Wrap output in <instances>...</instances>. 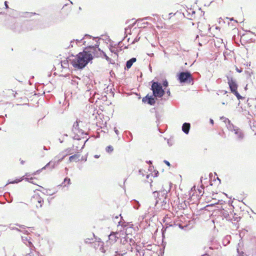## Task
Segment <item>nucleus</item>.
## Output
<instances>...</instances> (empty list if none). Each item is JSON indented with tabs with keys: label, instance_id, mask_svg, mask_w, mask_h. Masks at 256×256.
<instances>
[{
	"label": "nucleus",
	"instance_id": "nucleus-23",
	"mask_svg": "<svg viewBox=\"0 0 256 256\" xmlns=\"http://www.w3.org/2000/svg\"><path fill=\"white\" fill-rule=\"evenodd\" d=\"M64 136H68V135L66 134H60V136H59V140H60V143H62L63 142H64Z\"/></svg>",
	"mask_w": 256,
	"mask_h": 256
},
{
	"label": "nucleus",
	"instance_id": "nucleus-21",
	"mask_svg": "<svg viewBox=\"0 0 256 256\" xmlns=\"http://www.w3.org/2000/svg\"><path fill=\"white\" fill-rule=\"evenodd\" d=\"M136 61V58H132L126 62V66L128 68H131L133 63Z\"/></svg>",
	"mask_w": 256,
	"mask_h": 256
},
{
	"label": "nucleus",
	"instance_id": "nucleus-22",
	"mask_svg": "<svg viewBox=\"0 0 256 256\" xmlns=\"http://www.w3.org/2000/svg\"><path fill=\"white\" fill-rule=\"evenodd\" d=\"M106 151L108 153H110L114 151V148L112 146H108L106 148Z\"/></svg>",
	"mask_w": 256,
	"mask_h": 256
},
{
	"label": "nucleus",
	"instance_id": "nucleus-32",
	"mask_svg": "<svg viewBox=\"0 0 256 256\" xmlns=\"http://www.w3.org/2000/svg\"><path fill=\"white\" fill-rule=\"evenodd\" d=\"M237 71H238V72H242V70H238V69H237Z\"/></svg>",
	"mask_w": 256,
	"mask_h": 256
},
{
	"label": "nucleus",
	"instance_id": "nucleus-29",
	"mask_svg": "<svg viewBox=\"0 0 256 256\" xmlns=\"http://www.w3.org/2000/svg\"><path fill=\"white\" fill-rule=\"evenodd\" d=\"M105 57H106V58L107 60H109V58L106 56V55H105Z\"/></svg>",
	"mask_w": 256,
	"mask_h": 256
},
{
	"label": "nucleus",
	"instance_id": "nucleus-3",
	"mask_svg": "<svg viewBox=\"0 0 256 256\" xmlns=\"http://www.w3.org/2000/svg\"><path fill=\"white\" fill-rule=\"evenodd\" d=\"M44 204V198L38 192L34 191V194L28 201V204L33 208L38 209L41 208Z\"/></svg>",
	"mask_w": 256,
	"mask_h": 256
},
{
	"label": "nucleus",
	"instance_id": "nucleus-12",
	"mask_svg": "<svg viewBox=\"0 0 256 256\" xmlns=\"http://www.w3.org/2000/svg\"><path fill=\"white\" fill-rule=\"evenodd\" d=\"M117 234H118V232H112L108 236V242H109L110 244H112L116 242L118 239Z\"/></svg>",
	"mask_w": 256,
	"mask_h": 256
},
{
	"label": "nucleus",
	"instance_id": "nucleus-2",
	"mask_svg": "<svg viewBox=\"0 0 256 256\" xmlns=\"http://www.w3.org/2000/svg\"><path fill=\"white\" fill-rule=\"evenodd\" d=\"M84 46H86V50L89 53H92L94 56L96 53L100 50L98 42L96 38L90 36H86L82 40Z\"/></svg>",
	"mask_w": 256,
	"mask_h": 256
},
{
	"label": "nucleus",
	"instance_id": "nucleus-36",
	"mask_svg": "<svg viewBox=\"0 0 256 256\" xmlns=\"http://www.w3.org/2000/svg\"><path fill=\"white\" fill-rule=\"evenodd\" d=\"M84 146V145H83V146H82L81 148H83Z\"/></svg>",
	"mask_w": 256,
	"mask_h": 256
},
{
	"label": "nucleus",
	"instance_id": "nucleus-24",
	"mask_svg": "<svg viewBox=\"0 0 256 256\" xmlns=\"http://www.w3.org/2000/svg\"><path fill=\"white\" fill-rule=\"evenodd\" d=\"M64 186L70 184V180L69 178H66L64 180Z\"/></svg>",
	"mask_w": 256,
	"mask_h": 256
},
{
	"label": "nucleus",
	"instance_id": "nucleus-8",
	"mask_svg": "<svg viewBox=\"0 0 256 256\" xmlns=\"http://www.w3.org/2000/svg\"><path fill=\"white\" fill-rule=\"evenodd\" d=\"M131 245L128 242H126L120 246L119 249L118 251L116 252V254H121L122 256H126L128 255V252L131 248Z\"/></svg>",
	"mask_w": 256,
	"mask_h": 256
},
{
	"label": "nucleus",
	"instance_id": "nucleus-19",
	"mask_svg": "<svg viewBox=\"0 0 256 256\" xmlns=\"http://www.w3.org/2000/svg\"><path fill=\"white\" fill-rule=\"evenodd\" d=\"M72 131L74 132V133H76L77 132H80V130H79V122L78 121H76L74 123Z\"/></svg>",
	"mask_w": 256,
	"mask_h": 256
},
{
	"label": "nucleus",
	"instance_id": "nucleus-4",
	"mask_svg": "<svg viewBox=\"0 0 256 256\" xmlns=\"http://www.w3.org/2000/svg\"><path fill=\"white\" fill-rule=\"evenodd\" d=\"M226 77L231 92L234 94L238 100L242 99V97L238 91V84L236 80L230 76H226Z\"/></svg>",
	"mask_w": 256,
	"mask_h": 256
},
{
	"label": "nucleus",
	"instance_id": "nucleus-35",
	"mask_svg": "<svg viewBox=\"0 0 256 256\" xmlns=\"http://www.w3.org/2000/svg\"><path fill=\"white\" fill-rule=\"evenodd\" d=\"M29 243H30V244H32V242H29Z\"/></svg>",
	"mask_w": 256,
	"mask_h": 256
},
{
	"label": "nucleus",
	"instance_id": "nucleus-16",
	"mask_svg": "<svg viewBox=\"0 0 256 256\" xmlns=\"http://www.w3.org/2000/svg\"><path fill=\"white\" fill-rule=\"evenodd\" d=\"M190 202H192L194 203L198 200L196 199V194L194 190L192 189V190L190 193Z\"/></svg>",
	"mask_w": 256,
	"mask_h": 256
},
{
	"label": "nucleus",
	"instance_id": "nucleus-18",
	"mask_svg": "<svg viewBox=\"0 0 256 256\" xmlns=\"http://www.w3.org/2000/svg\"><path fill=\"white\" fill-rule=\"evenodd\" d=\"M196 192V200H199L200 198L204 194V192L202 190L197 189L196 190L195 188L194 190Z\"/></svg>",
	"mask_w": 256,
	"mask_h": 256
},
{
	"label": "nucleus",
	"instance_id": "nucleus-28",
	"mask_svg": "<svg viewBox=\"0 0 256 256\" xmlns=\"http://www.w3.org/2000/svg\"><path fill=\"white\" fill-rule=\"evenodd\" d=\"M206 200H207V202H209L210 201V200L208 196H206Z\"/></svg>",
	"mask_w": 256,
	"mask_h": 256
},
{
	"label": "nucleus",
	"instance_id": "nucleus-5",
	"mask_svg": "<svg viewBox=\"0 0 256 256\" xmlns=\"http://www.w3.org/2000/svg\"><path fill=\"white\" fill-rule=\"evenodd\" d=\"M151 90H152L153 96L155 98H162L164 94V91L162 89L161 84L158 82H152Z\"/></svg>",
	"mask_w": 256,
	"mask_h": 256
},
{
	"label": "nucleus",
	"instance_id": "nucleus-13",
	"mask_svg": "<svg viewBox=\"0 0 256 256\" xmlns=\"http://www.w3.org/2000/svg\"><path fill=\"white\" fill-rule=\"evenodd\" d=\"M80 154L79 152H77L76 154L70 156L69 161L70 162H78L79 160Z\"/></svg>",
	"mask_w": 256,
	"mask_h": 256
},
{
	"label": "nucleus",
	"instance_id": "nucleus-9",
	"mask_svg": "<svg viewBox=\"0 0 256 256\" xmlns=\"http://www.w3.org/2000/svg\"><path fill=\"white\" fill-rule=\"evenodd\" d=\"M78 142H76L75 144H73L72 148H68L64 150V152H62V157L61 160H63L68 155L72 154L76 150H78Z\"/></svg>",
	"mask_w": 256,
	"mask_h": 256
},
{
	"label": "nucleus",
	"instance_id": "nucleus-33",
	"mask_svg": "<svg viewBox=\"0 0 256 256\" xmlns=\"http://www.w3.org/2000/svg\"><path fill=\"white\" fill-rule=\"evenodd\" d=\"M24 160L21 161V164H24Z\"/></svg>",
	"mask_w": 256,
	"mask_h": 256
},
{
	"label": "nucleus",
	"instance_id": "nucleus-17",
	"mask_svg": "<svg viewBox=\"0 0 256 256\" xmlns=\"http://www.w3.org/2000/svg\"><path fill=\"white\" fill-rule=\"evenodd\" d=\"M190 128V124L189 123L185 122L183 124L182 126V131L186 134H188L189 132Z\"/></svg>",
	"mask_w": 256,
	"mask_h": 256
},
{
	"label": "nucleus",
	"instance_id": "nucleus-20",
	"mask_svg": "<svg viewBox=\"0 0 256 256\" xmlns=\"http://www.w3.org/2000/svg\"><path fill=\"white\" fill-rule=\"evenodd\" d=\"M61 66L62 68L67 69L69 66V62L67 59L61 61Z\"/></svg>",
	"mask_w": 256,
	"mask_h": 256
},
{
	"label": "nucleus",
	"instance_id": "nucleus-14",
	"mask_svg": "<svg viewBox=\"0 0 256 256\" xmlns=\"http://www.w3.org/2000/svg\"><path fill=\"white\" fill-rule=\"evenodd\" d=\"M38 186L40 187V188L38 189L37 190H39V191H40V192L43 190L48 195H52V194H54L55 193V192L54 190H50V189H46V188H44L43 187H42L41 186Z\"/></svg>",
	"mask_w": 256,
	"mask_h": 256
},
{
	"label": "nucleus",
	"instance_id": "nucleus-10",
	"mask_svg": "<svg viewBox=\"0 0 256 256\" xmlns=\"http://www.w3.org/2000/svg\"><path fill=\"white\" fill-rule=\"evenodd\" d=\"M26 176L24 178H20L16 179L14 180L10 181L8 183L9 184H17V183L22 181V180L23 179H24L27 182H28L32 184H36V185L38 186V184H37L36 182L34 180L36 179L35 178H34L32 176H30V175H28V174H26Z\"/></svg>",
	"mask_w": 256,
	"mask_h": 256
},
{
	"label": "nucleus",
	"instance_id": "nucleus-27",
	"mask_svg": "<svg viewBox=\"0 0 256 256\" xmlns=\"http://www.w3.org/2000/svg\"><path fill=\"white\" fill-rule=\"evenodd\" d=\"M4 5H5V6H6V8H8V3H7L6 1L4 2Z\"/></svg>",
	"mask_w": 256,
	"mask_h": 256
},
{
	"label": "nucleus",
	"instance_id": "nucleus-7",
	"mask_svg": "<svg viewBox=\"0 0 256 256\" xmlns=\"http://www.w3.org/2000/svg\"><path fill=\"white\" fill-rule=\"evenodd\" d=\"M168 190H159L158 192L155 191L153 192L154 196L156 197V203L158 204L159 202H164L166 199Z\"/></svg>",
	"mask_w": 256,
	"mask_h": 256
},
{
	"label": "nucleus",
	"instance_id": "nucleus-1",
	"mask_svg": "<svg viewBox=\"0 0 256 256\" xmlns=\"http://www.w3.org/2000/svg\"><path fill=\"white\" fill-rule=\"evenodd\" d=\"M92 53H89L86 50L78 53L72 64V66L78 69L84 68L93 58Z\"/></svg>",
	"mask_w": 256,
	"mask_h": 256
},
{
	"label": "nucleus",
	"instance_id": "nucleus-26",
	"mask_svg": "<svg viewBox=\"0 0 256 256\" xmlns=\"http://www.w3.org/2000/svg\"><path fill=\"white\" fill-rule=\"evenodd\" d=\"M164 162L168 166H170V163L167 160H164Z\"/></svg>",
	"mask_w": 256,
	"mask_h": 256
},
{
	"label": "nucleus",
	"instance_id": "nucleus-11",
	"mask_svg": "<svg viewBox=\"0 0 256 256\" xmlns=\"http://www.w3.org/2000/svg\"><path fill=\"white\" fill-rule=\"evenodd\" d=\"M142 102H147L150 105H154L156 102V100L152 96H149L148 94L143 98Z\"/></svg>",
	"mask_w": 256,
	"mask_h": 256
},
{
	"label": "nucleus",
	"instance_id": "nucleus-31",
	"mask_svg": "<svg viewBox=\"0 0 256 256\" xmlns=\"http://www.w3.org/2000/svg\"><path fill=\"white\" fill-rule=\"evenodd\" d=\"M167 94H168V96H170V92L169 90H168L167 92Z\"/></svg>",
	"mask_w": 256,
	"mask_h": 256
},
{
	"label": "nucleus",
	"instance_id": "nucleus-6",
	"mask_svg": "<svg viewBox=\"0 0 256 256\" xmlns=\"http://www.w3.org/2000/svg\"><path fill=\"white\" fill-rule=\"evenodd\" d=\"M178 80L180 82L191 84L193 82V78L189 72H182L178 75Z\"/></svg>",
	"mask_w": 256,
	"mask_h": 256
},
{
	"label": "nucleus",
	"instance_id": "nucleus-34",
	"mask_svg": "<svg viewBox=\"0 0 256 256\" xmlns=\"http://www.w3.org/2000/svg\"><path fill=\"white\" fill-rule=\"evenodd\" d=\"M216 204V203H214V204H210V206H212V205L214 204Z\"/></svg>",
	"mask_w": 256,
	"mask_h": 256
},
{
	"label": "nucleus",
	"instance_id": "nucleus-30",
	"mask_svg": "<svg viewBox=\"0 0 256 256\" xmlns=\"http://www.w3.org/2000/svg\"><path fill=\"white\" fill-rule=\"evenodd\" d=\"M99 156H98V155H95L94 156V157L96 158H99Z\"/></svg>",
	"mask_w": 256,
	"mask_h": 256
},
{
	"label": "nucleus",
	"instance_id": "nucleus-15",
	"mask_svg": "<svg viewBox=\"0 0 256 256\" xmlns=\"http://www.w3.org/2000/svg\"><path fill=\"white\" fill-rule=\"evenodd\" d=\"M233 131L234 133L236 135L238 138H242L244 137V134L240 129L238 128H234Z\"/></svg>",
	"mask_w": 256,
	"mask_h": 256
},
{
	"label": "nucleus",
	"instance_id": "nucleus-25",
	"mask_svg": "<svg viewBox=\"0 0 256 256\" xmlns=\"http://www.w3.org/2000/svg\"><path fill=\"white\" fill-rule=\"evenodd\" d=\"M168 82H167V81H166H166L164 82H163V86H164L166 87V86H168Z\"/></svg>",
	"mask_w": 256,
	"mask_h": 256
}]
</instances>
